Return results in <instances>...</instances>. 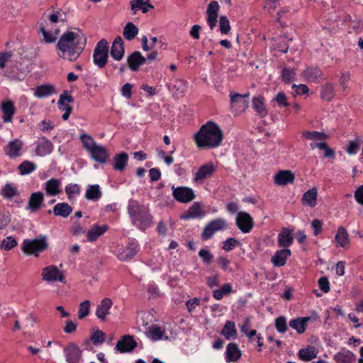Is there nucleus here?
Listing matches in <instances>:
<instances>
[{
	"instance_id": "nucleus-11",
	"label": "nucleus",
	"mask_w": 363,
	"mask_h": 363,
	"mask_svg": "<svg viewBox=\"0 0 363 363\" xmlns=\"http://www.w3.org/2000/svg\"><path fill=\"white\" fill-rule=\"evenodd\" d=\"M172 190L174 199L180 203H189L196 197L194 190L188 186H172Z\"/></svg>"
},
{
	"instance_id": "nucleus-28",
	"label": "nucleus",
	"mask_w": 363,
	"mask_h": 363,
	"mask_svg": "<svg viewBox=\"0 0 363 363\" xmlns=\"http://www.w3.org/2000/svg\"><path fill=\"white\" fill-rule=\"evenodd\" d=\"M43 201L44 196L42 192L36 191L32 193L28 199L26 209L30 210L32 212H36L40 208Z\"/></svg>"
},
{
	"instance_id": "nucleus-52",
	"label": "nucleus",
	"mask_w": 363,
	"mask_h": 363,
	"mask_svg": "<svg viewBox=\"0 0 363 363\" xmlns=\"http://www.w3.org/2000/svg\"><path fill=\"white\" fill-rule=\"evenodd\" d=\"M79 139L82 143L83 147L89 152L90 150L96 147L98 144L95 142L94 138L90 135H88L83 132L80 136Z\"/></svg>"
},
{
	"instance_id": "nucleus-36",
	"label": "nucleus",
	"mask_w": 363,
	"mask_h": 363,
	"mask_svg": "<svg viewBox=\"0 0 363 363\" xmlns=\"http://www.w3.org/2000/svg\"><path fill=\"white\" fill-rule=\"evenodd\" d=\"M1 108L3 112L2 119L4 122H11L15 113V108L13 101L8 100L2 102Z\"/></svg>"
},
{
	"instance_id": "nucleus-21",
	"label": "nucleus",
	"mask_w": 363,
	"mask_h": 363,
	"mask_svg": "<svg viewBox=\"0 0 363 363\" xmlns=\"http://www.w3.org/2000/svg\"><path fill=\"white\" fill-rule=\"evenodd\" d=\"M53 150V144L45 137L39 138L36 143L35 152L40 157L50 154Z\"/></svg>"
},
{
	"instance_id": "nucleus-17",
	"label": "nucleus",
	"mask_w": 363,
	"mask_h": 363,
	"mask_svg": "<svg viewBox=\"0 0 363 363\" xmlns=\"http://www.w3.org/2000/svg\"><path fill=\"white\" fill-rule=\"evenodd\" d=\"M302 76L306 81L311 83H319L323 80V74L318 67H308L302 72Z\"/></svg>"
},
{
	"instance_id": "nucleus-1",
	"label": "nucleus",
	"mask_w": 363,
	"mask_h": 363,
	"mask_svg": "<svg viewBox=\"0 0 363 363\" xmlns=\"http://www.w3.org/2000/svg\"><path fill=\"white\" fill-rule=\"evenodd\" d=\"M86 38L79 30L66 31L59 38L56 44L59 57L69 62L77 60L85 48Z\"/></svg>"
},
{
	"instance_id": "nucleus-38",
	"label": "nucleus",
	"mask_w": 363,
	"mask_h": 363,
	"mask_svg": "<svg viewBox=\"0 0 363 363\" xmlns=\"http://www.w3.org/2000/svg\"><path fill=\"white\" fill-rule=\"evenodd\" d=\"M201 206L199 203H194L189 209L181 216V218L184 220L194 219L196 218L203 217Z\"/></svg>"
},
{
	"instance_id": "nucleus-10",
	"label": "nucleus",
	"mask_w": 363,
	"mask_h": 363,
	"mask_svg": "<svg viewBox=\"0 0 363 363\" xmlns=\"http://www.w3.org/2000/svg\"><path fill=\"white\" fill-rule=\"evenodd\" d=\"M65 361L67 363H82V350L74 342H69L63 349Z\"/></svg>"
},
{
	"instance_id": "nucleus-22",
	"label": "nucleus",
	"mask_w": 363,
	"mask_h": 363,
	"mask_svg": "<svg viewBox=\"0 0 363 363\" xmlns=\"http://www.w3.org/2000/svg\"><path fill=\"white\" fill-rule=\"evenodd\" d=\"M242 352L235 342H230L226 346L225 360L226 362H235L241 357Z\"/></svg>"
},
{
	"instance_id": "nucleus-4",
	"label": "nucleus",
	"mask_w": 363,
	"mask_h": 363,
	"mask_svg": "<svg viewBox=\"0 0 363 363\" xmlns=\"http://www.w3.org/2000/svg\"><path fill=\"white\" fill-rule=\"evenodd\" d=\"M48 247V243L45 235H40L35 239H25L21 244V250L26 255H34L36 257Z\"/></svg>"
},
{
	"instance_id": "nucleus-33",
	"label": "nucleus",
	"mask_w": 363,
	"mask_h": 363,
	"mask_svg": "<svg viewBox=\"0 0 363 363\" xmlns=\"http://www.w3.org/2000/svg\"><path fill=\"white\" fill-rule=\"evenodd\" d=\"M337 363H354L356 355L351 351L342 349L333 356Z\"/></svg>"
},
{
	"instance_id": "nucleus-41",
	"label": "nucleus",
	"mask_w": 363,
	"mask_h": 363,
	"mask_svg": "<svg viewBox=\"0 0 363 363\" xmlns=\"http://www.w3.org/2000/svg\"><path fill=\"white\" fill-rule=\"evenodd\" d=\"M335 96V87L330 82L324 84L320 91V98L326 101H331Z\"/></svg>"
},
{
	"instance_id": "nucleus-20",
	"label": "nucleus",
	"mask_w": 363,
	"mask_h": 363,
	"mask_svg": "<svg viewBox=\"0 0 363 363\" xmlns=\"http://www.w3.org/2000/svg\"><path fill=\"white\" fill-rule=\"evenodd\" d=\"M113 305V301L109 298H103L97 305L95 315L101 321L106 319V316L110 314V309Z\"/></svg>"
},
{
	"instance_id": "nucleus-39",
	"label": "nucleus",
	"mask_w": 363,
	"mask_h": 363,
	"mask_svg": "<svg viewBox=\"0 0 363 363\" xmlns=\"http://www.w3.org/2000/svg\"><path fill=\"white\" fill-rule=\"evenodd\" d=\"M317 189L315 187H313L303 194L302 198V203L305 206L314 207L317 203Z\"/></svg>"
},
{
	"instance_id": "nucleus-64",
	"label": "nucleus",
	"mask_w": 363,
	"mask_h": 363,
	"mask_svg": "<svg viewBox=\"0 0 363 363\" xmlns=\"http://www.w3.org/2000/svg\"><path fill=\"white\" fill-rule=\"evenodd\" d=\"M219 28L222 34H228L230 30V25L228 18L225 16H221L219 19Z\"/></svg>"
},
{
	"instance_id": "nucleus-27",
	"label": "nucleus",
	"mask_w": 363,
	"mask_h": 363,
	"mask_svg": "<svg viewBox=\"0 0 363 363\" xmlns=\"http://www.w3.org/2000/svg\"><path fill=\"white\" fill-rule=\"evenodd\" d=\"M124 43L121 36H117L111 48V56L117 61L121 60L124 56Z\"/></svg>"
},
{
	"instance_id": "nucleus-32",
	"label": "nucleus",
	"mask_w": 363,
	"mask_h": 363,
	"mask_svg": "<svg viewBox=\"0 0 363 363\" xmlns=\"http://www.w3.org/2000/svg\"><path fill=\"white\" fill-rule=\"evenodd\" d=\"M311 320V317H299L291 319L289 325L295 330L298 334H303L306 329L307 323Z\"/></svg>"
},
{
	"instance_id": "nucleus-63",
	"label": "nucleus",
	"mask_w": 363,
	"mask_h": 363,
	"mask_svg": "<svg viewBox=\"0 0 363 363\" xmlns=\"http://www.w3.org/2000/svg\"><path fill=\"white\" fill-rule=\"evenodd\" d=\"M199 256L206 264H209L213 259V255L209 250L202 248L199 252Z\"/></svg>"
},
{
	"instance_id": "nucleus-50",
	"label": "nucleus",
	"mask_w": 363,
	"mask_h": 363,
	"mask_svg": "<svg viewBox=\"0 0 363 363\" xmlns=\"http://www.w3.org/2000/svg\"><path fill=\"white\" fill-rule=\"evenodd\" d=\"M233 292V286L230 283L224 284L220 289L213 290V297L216 300H221L224 296Z\"/></svg>"
},
{
	"instance_id": "nucleus-46",
	"label": "nucleus",
	"mask_w": 363,
	"mask_h": 363,
	"mask_svg": "<svg viewBox=\"0 0 363 363\" xmlns=\"http://www.w3.org/2000/svg\"><path fill=\"white\" fill-rule=\"evenodd\" d=\"M102 196L99 184H92L87 186L85 198L87 200L98 201Z\"/></svg>"
},
{
	"instance_id": "nucleus-53",
	"label": "nucleus",
	"mask_w": 363,
	"mask_h": 363,
	"mask_svg": "<svg viewBox=\"0 0 363 363\" xmlns=\"http://www.w3.org/2000/svg\"><path fill=\"white\" fill-rule=\"evenodd\" d=\"M65 194L69 200L75 199L81 193V187L77 184H68L65 188Z\"/></svg>"
},
{
	"instance_id": "nucleus-26",
	"label": "nucleus",
	"mask_w": 363,
	"mask_h": 363,
	"mask_svg": "<svg viewBox=\"0 0 363 363\" xmlns=\"http://www.w3.org/2000/svg\"><path fill=\"white\" fill-rule=\"evenodd\" d=\"M292 230L288 228H283L277 236L278 245L280 247L289 249L293 244L294 238L291 235Z\"/></svg>"
},
{
	"instance_id": "nucleus-60",
	"label": "nucleus",
	"mask_w": 363,
	"mask_h": 363,
	"mask_svg": "<svg viewBox=\"0 0 363 363\" xmlns=\"http://www.w3.org/2000/svg\"><path fill=\"white\" fill-rule=\"evenodd\" d=\"M361 138L357 136L354 140H350L346 147V152L349 155H355L359 147Z\"/></svg>"
},
{
	"instance_id": "nucleus-9",
	"label": "nucleus",
	"mask_w": 363,
	"mask_h": 363,
	"mask_svg": "<svg viewBox=\"0 0 363 363\" xmlns=\"http://www.w3.org/2000/svg\"><path fill=\"white\" fill-rule=\"evenodd\" d=\"M42 279L48 283L60 281L62 284L66 283V279L63 272L60 271L55 265H49L42 269Z\"/></svg>"
},
{
	"instance_id": "nucleus-54",
	"label": "nucleus",
	"mask_w": 363,
	"mask_h": 363,
	"mask_svg": "<svg viewBox=\"0 0 363 363\" xmlns=\"http://www.w3.org/2000/svg\"><path fill=\"white\" fill-rule=\"evenodd\" d=\"M39 32L43 35V40L45 43H52L56 41L60 30L56 29L55 30V33H52L51 32L48 31L44 26H40L39 28Z\"/></svg>"
},
{
	"instance_id": "nucleus-58",
	"label": "nucleus",
	"mask_w": 363,
	"mask_h": 363,
	"mask_svg": "<svg viewBox=\"0 0 363 363\" xmlns=\"http://www.w3.org/2000/svg\"><path fill=\"white\" fill-rule=\"evenodd\" d=\"M17 245L18 242L14 237L7 236L2 240L1 244V248L6 251H9L13 249V247H16Z\"/></svg>"
},
{
	"instance_id": "nucleus-56",
	"label": "nucleus",
	"mask_w": 363,
	"mask_h": 363,
	"mask_svg": "<svg viewBox=\"0 0 363 363\" xmlns=\"http://www.w3.org/2000/svg\"><path fill=\"white\" fill-rule=\"evenodd\" d=\"M91 302L89 300H85L80 303L77 316L79 320H82L90 313Z\"/></svg>"
},
{
	"instance_id": "nucleus-29",
	"label": "nucleus",
	"mask_w": 363,
	"mask_h": 363,
	"mask_svg": "<svg viewBox=\"0 0 363 363\" xmlns=\"http://www.w3.org/2000/svg\"><path fill=\"white\" fill-rule=\"evenodd\" d=\"M62 182L60 179L52 178L44 184L45 194L50 196H55L61 193Z\"/></svg>"
},
{
	"instance_id": "nucleus-23",
	"label": "nucleus",
	"mask_w": 363,
	"mask_h": 363,
	"mask_svg": "<svg viewBox=\"0 0 363 363\" xmlns=\"http://www.w3.org/2000/svg\"><path fill=\"white\" fill-rule=\"evenodd\" d=\"M146 62V58L142 55L140 52L135 51L127 57V64L129 68L134 72L139 69Z\"/></svg>"
},
{
	"instance_id": "nucleus-55",
	"label": "nucleus",
	"mask_w": 363,
	"mask_h": 363,
	"mask_svg": "<svg viewBox=\"0 0 363 363\" xmlns=\"http://www.w3.org/2000/svg\"><path fill=\"white\" fill-rule=\"evenodd\" d=\"M302 138L306 140H323L327 138V135L324 132L319 131H303Z\"/></svg>"
},
{
	"instance_id": "nucleus-5",
	"label": "nucleus",
	"mask_w": 363,
	"mask_h": 363,
	"mask_svg": "<svg viewBox=\"0 0 363 363\" xmlns=\"http://www.w3.org/2000/svg\"><path fill=\"white\" fill-rule=\"evenodd\" d=\"M230 102V111L235 115H239L245 112L249 106L248 99L250 93L240 94L230 91L229 94Z\"/></svg>"
},
{
	"instance_id": "nucleus-47",
	"label": "nucleus",
	"mask_w": 363,
	"mask_h": 363,
	"mask_svg": "<svg viewBox=\"0 0 363 363\" xmlns=\"http://www.w3.org/2000/svg\"><path fill=\"white\" fill-rule=\"evenodd\" d=\"M148 336L154 341H157L163 338L167 339L164 336V330L157 325H152L147 331Z\"/></svg>"
},
{
	"instance_id": "nucleus-61",
	"label": "nucleus",
	"mask_w": 363,
	"mask_h": 363,
	"mask_svg": "<svg viewBox=\"0 0 363 363\" xmlns=\"http://www.w3.org/2000/svg\"><path fill=\"white\" fill-rule=\"evenodd\" d=\"M238 245H240V242L237 239L229 238L223 241L222 249L226 252H230Z\"/></svg>"
},
{
	"instance_id": "nucleus-16",
	"label": "nucleus",
	"mask_w": 363,
	"mask_h": 363,
	"mask_svg": "<svg viewBox=\"0 0 363 363\" xmlns=\"http://www.w3.org/2000/svg\"><path fill=\"white\" fill-rule=\"evenodd\" d=\"M90 157L100 164H106L108 160L109 154L106 147L97 145L89 152Z\"/></svg>"
},
{
	"instance_id": "nucleus-51",
	"label": "nucleus",
	"mask_w": 363,
	"mask_h": 363,
	"mask_svg": "<svg viewBox=\"0 0 363 363\" xmlns=\"http://www.w3.org/2000/svg\"><path fill=\"white\" fill-rule=\"evenodd\" d=\"M36 169V164L29 160H24L18 166L19 174L22 176L30 174Z\"/></svg>"
},
{
	"instance_id": "nucleus-59",
	"label": "nucleus",
	"mask_w": 363,
	"mask_h": 363,
	"mask_svg": "<svg viewBox=\"0 0 363 363\" xmlns=\"http://www.w3.org/2000/svg\"><path fill=\"white\" fill-rule=\"evenodd\" d=\"M296 76L294 69L289 67H284L281 70V79L286 84H290Z\"/></svg>"
},
{
	"instance_id": "nucleus-34",
	"label": "nucleus",
	"mask_w": 363,
	"mask_h": 363,
	"mask_svg": "<svg viewBox=\"0 0 363 363\" xmlns=\"http://www.w3.org/2000/svg\"><path fill=\"white\" fill-rule=\"evenodd\" d=\"M128 155L126 152H122L116 154L113 158V168L119 172H123L128 165Z\"/></svg>"
},
{
	"instance_id": "nucleus-24",
	"label": "nucleus",
	"mask_w": 363,
	"mask_h": 363,
	"mask_svg": "<svg viewBox=\"0 0 363 363\" xmlns=\"http://www.w3.org/2000/svg\"><path fill=\"white\" fill-rule=\"evenodd\" d=\"M295 175L291 170H280L274 177V183L279 186H286L294 182Z\"/></svg>"
},
{
	"instance_id": "nucleus-12",
	"label": "nucleus",
	"mask_w": 363,
	"mask_h": 363,
	"mask_svg": "<svg viewBox=\"0 0 363 363\" xmlns=\"http://www.w3.org/2000/svg\"><path fill=\"white\" fill-rule=\"evenodd\" d=\"M235 223L239 230L243 233H250L254 227V220L247 212L240 211L237 213Z\"/></svg>"
},
{
	"instance_id": "nucleus-8",
	"label": "nucleus",
	"mask_w": 363,
	"mask_h": 363,
	"mask_svg": "<svg viewBox=\"0 0 363 363\" xmlns=\"http://www.w3.org/2000/svg\"><path fill=\"white\" fill-rule=\"evenodd\" d=\"M228 228L227 220L223 218H218L210 221L203 228L201 233V239L208 240L218 231H223Z\"/></svg>"
},
{
	"instance_id": "nucleus-49",
	"label": "nucleus",
	"mask_w": 363,
	"mask_h": 363,
	"mask_svg": "<svg viewBox=\"0 0 363 363\" xmlns=\"http://www.w3.org/2000/svg\"><path fill=\"white\" fill-rule=\"evenodd\" d=\"M221 333L226 340L235 338L237 336V330L235 323L230 320H227Z\"/></svg>"
},
{
	"instance_id": "nucleus-42",
	"label": "nucleus",
	"mask_w": 363,
	"mask_h": 363,
	"mask_svg": "<svg viewBox=\"0 0 363 363\" xmlns=\"http://www.w3.org/2000/svg\"><path fill=\"white\" fill-rule=\"evenodd\" d=\"M55 216L67 218L72 212V208L67 203H58L52 209Z\"/></svg>"
},
{
	"instance_id": "nucleus-13",
	"label": "nucleus",
	"mask_w": 363,
	"mask_h": 363,
	"mask_svg": "<svg viewBox=\"0 0 363 363\" xmlns=\"http://www.w3.org/2000/svg\"><path fill=\"white\" fill-rule=\"evenodd\" d=\"M216 171V166L213 162H208L201 165L194 175V182H203L211 177Z\"/></svg>"
},
{
	"instance_id": "nucleus-2",
	"label": "nucleus",
	"mask_w": 363,
	"mask_h": 363,
	"mask_svg": "<svg viewBox=\"0 0 363 363\" xmlns=\"http://www.w3.org/2000/svg\"><path fill=\"white\" fill-rule=\"evenodd\" d=\"M194 140L200 149H214L221 145L223 133L216 123L209 121L194 135Z\"/></svg>"
},
{
	"instance_id": "nucleus-44",
	"label": "nucleus",
	"mask_w": 363,
	"mask_h": 363,
	"mask_svg": "<svg viewBox=\"0 0 363 363\" xmlns=\"http://www.w3.org/2000/svg\"><path fill=\"white\" fill-rule=\"evenodd\" d=\"M298 357L304 362H309L317 356V351L315 347L308 346L306 348L301 349L298 351Z\"/></svg>"
},
{
	"instance_id": "nucleus-3",
	"label": "nucleus",
	"mask_w": 363,
	"mask_h": 363,
	"mask_svg": "<svg viewBox=\"0 0 363 363\" xmlns=\"http://www.w3.org/2000/svg\"><path fill=\"white\" fill-rule=\"evenodd\" d=\"M128 213L132 223L141 230H145L152 225V216L149 209L136 200H130Z\"/></svg>"
},
{
	"instance_id": "nucleus-43",
	"label": "nucleus",
	"mask_w": 363,
	"mask_h": 363,
	"mask_svg": "<svg viewBox=\"0 0 363 363\" xmlns=\"http://www.w3.org/2000/svg\"><path fill=\"white\" fill-rule=\"evenodd\" d=\"M1 195L4 199L11 200L19 196V192L15 184L6 183L1 188Z\"/></svg>"
},
{
	"instance_id": "nucleus-6",
	"label": "nucleus",
	"mask_w": 363,
	"mask_h": 363,
	"mask_svg": "<svg viewBox=\"0 0 363 363\" xmlns=\"http://www.w3.org/2000/svg\"><path fill=\"white\" fill-rule=\"evenodd\" d=\"M108 57V42L105 39L99 40L94 50L93 61L95 65L99 68L106 66Z\"/></svg>"
},
{
	"instance_id": "nucleus-19",
	"label": "nucleus",
	"mask_w": 363,
	"mask_h": 363,
	"mask_svg": "<svg viewBox=\"0 0 363 363\" xmlns=\"http://www.w3.org/2000/svg\"><path fill=\"white\" fill-rule=\"evenodd\" d=\"M291 251L289 249H281L275 252L271 258V262L275 267H281L286 264L287 259L291 257Z\"/></svg>"
},
{
	"instance_id": "nucleus-40",
	"label": "nucleus",
	"mask_w": 363,
	"mask_h": 363,
	"mask_svg": "<svg viewBox=\"0 0 363 363\" xmlns=\"http://www.w3.org/2000/svg\"><path fill=\"white\" fill-rule=\"evenodd\" d=\"M43 16L46 17L51 24L66 21V15L60 9H53L52 13H44Z\"/></svg>"
},
{
	"instance_id": "nucleus-15",
	"label": "nucleus",
	"mask_w": 363,
	"mask_h": 363,
	"mask_svg": "<svg viewBox=\"0 0 363 363\" xmlns=\"http://www.w3.org/2000/svg\"><path fill=\"white\" fill-rule=\"evenodd\" d=\"M138 346L137 342L133 336L123 335L116 343V349L121 353L132 352Z\"/></svg>"
},
{
	"instance_id": "nucleus-18",
	"label": "nucleus",
	"mask_w": 363,
	"mask_h": 363,
	"mask_svg": "<svg viewBox=\"0 0 363 363\" xmlns=\"http://www.w3.org/2000/svg\"><path fill=\"white\" fill-rule=\"evenodd\" d=\"M219 9V4L216 1H213L208 5L206 10V21L211 30H213L216 26Z\"/></svg>"
},
{
	"instance_id": "nucleus-45",
	"label": "nucleus",
	"mask_w": 363,
	"mask_h": 363,
	"mask_svg": "<svg viewBox=\"0 0 363 363\" xmlns=\"http://www.w3.org/2000/svg\"><path fill=\"white\" fill-rule=\"evenodd\" d=\"M337 247H345L349 244V235L344 227H340L335 237Z\"/></svg>"
},
{
	"instance_id": "nucleus-57",
	"label": "nucleus",
	"mask_w": 363,
	"mask_h": 363,
	"mask_svg": "<svg viewBox=\"0 0 363 363\" xmlns=\"http://www.w3.org/2000/svg\"><path fill=\"white\" fill-rule=\"evenodd\" d=\"M277 331L279 333H285L288 330L287 320L285 316H279L274 320Z\"/></svg>"
},
{
	"instance_id": "nucleus-31",
	"label": "nucleus",
	"mask_w": 363,
	"mask_h": 363,
	"mask_svg": "<svg viewBox=\"0 0 363 363\" xmlns=\"http://www.w3.org/2000/svg\"><path fill=\"white\" fill-rule=\"evenodd\" d=\"M252 106L257 115L260 118H265L268 115V110L264 104L262 96H255L252 99Z\"/></svg>"
},
{
	"instance_id": "nucleus-48",
	"label": "nucleus",
	"mask_w": 363,
	"mask_h": 363,
	"mask_svg": "<svg viewBox=\"0 0 363 363\" xmlns=\"http://www.w3.org/2000/svg\"><path fill=\"white\" fill-rule=\"evenodd\" d=\"M138 28L132 22H128L124 27L123 35L128 40H133L138 34Z\"/></svg>"
},
{
	"instance_id": "nucleus-30",
	"label": "nucleus",
	"mask_w": 363,
	"mask_h": 363,
	"mask_svg": "<svg viewBox=\"0 0 363 363\" xmlns=\"http://www.w3.org/2000/svg\"><path fill=\"white\" fill-rule=\"evenodd\" d=\"M56 93L55 86L50 84H41L34 89V96L39 99L47 98Z\"/></svg>"
},
{
	"instance_id": "nucleus-37",
	"label": "nucleus",
	"mask_w": 363,
	"mask_h": 363,
	"mask_svg": "<svg viewBox=\"0 0 363 363\" xmlns=\"http://www.w3.org/2000/svg\"><path fill=\"white\" fill-rule=\"evenodd\" d=\"M130 4L133 14H135L138 11H142L145 13L149 11V9L154 8L150 0H132Z\"/></svg>"
},
{
	"instance_id": "nucleus-35",
	"label": "nucleus",
	"mask_w": 363,
	"mask_h": 363,
	"mask_svg": "<svg viewBox=\"0 0 363 363\" xmlns=\"http://www.w3.org/2000/svg\"><path fill=\"white\" fill-rule=\"evenodd\" d=\"M74 101V98L71 95V92L68 90L64 91L60 96L57 102L58 108L62 111H67L68 108L72 110L70 103Z\"/></svg>"
},
{
	"instance_id": "nucleus-62",
	"label": "nucleus",
	"mask_w": 363,
	"mask_h": 363,
	"mask_svg": "<svg viewBox=\"0 0 363 363\" xmlns=\"http://www.w3.org/2000/svg\"><path fill=\"white\" fill-rule=\"evenodd\" d=\"M216 262L223 271L229 272H232L233 271L230 267V261L226 257L219 256L217 257Z\"/></svg>"
},
{
	"instance_id": "nucleus-25",
	"label": "nucleus",
	"mask_w": 363,
	"mask_h": 363,
	"mask_svg": "<svg viewBox=\"0 0 363 363\" xmlns=\"http://www.w3.org/2000/svg\"><path fill=\"white\" fill-rule=\"evenodd\" d=\"M108 230L107 225H99L96 223L92 225L86 232L87 240L90 242L96 241L99 237L104 235Z\"/></svg>"
},
{
	"instance_id": "nucleus-14",
	"label": "nucleus",
	"mask_w": 363,
	"mask_h": 363,
	"mask_svg": "<svg viewBox=\"0 0 363 363\" xmlns=\"http://www.w3.org/2000/svg\"><path fill=\"white\" fill-rule=\"evenodd\" d=\"M23 143L19 139H13L4 147L5 155L10 159H15L22 155Z\"/></svg>"
},
{
	"instance_id": "nucleus-7",
	"label": "nucleus",
	"mask_w": 363,
	"mask_h": 363,
	"mask_svg": "<svg viewBox=\"0 0 363 363\" xmlns=\"http://www.w3.org/2000/svg\"><path fill=\"white\" fill-rule=\"evenodd\" d=\"M139 251V244L135 240H130L127 245L118 247L115 255L121 262H127L132 259Z\"/></svg>"
}]
</instances>
